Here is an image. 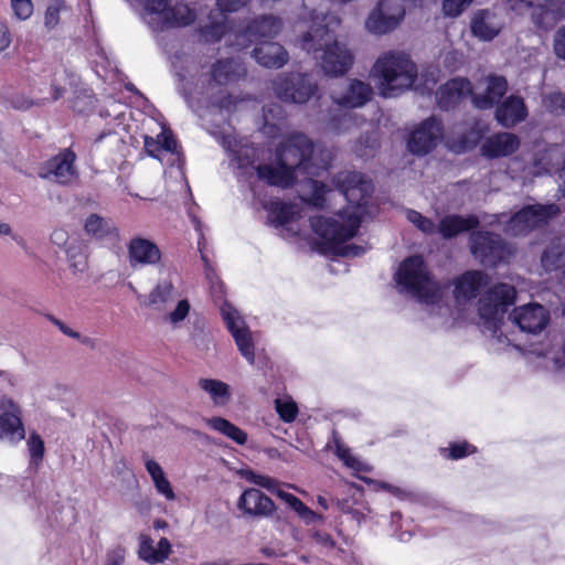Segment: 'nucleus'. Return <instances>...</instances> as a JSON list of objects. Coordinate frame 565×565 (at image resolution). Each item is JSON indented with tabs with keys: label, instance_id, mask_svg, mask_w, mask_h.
Segmentation results:
<instances>
[{
	"label": "nucleus",
	"instance_id": "obj_1",
	"mask_svg": "<svg viewBox=\"0 0 565 565\" xmlns=\"http://www.w3.org/2000/svg\"><path fill=\"white\" fill-rule=\"evenodd\" d=\"M320 162H317V152L312 141L303 134L295 132L280 142L276 149V162L259 164L255 168L257 177L270 185L288 188L306 174V185L310 193H302L301 199L315 206H322L327 186L315 181L312 177L319 175L331 161V153L321 151ZM254 169V167H252Z\"/></svg>",
	"mask_w": 565,
	"mask_h": 565
},
{
	"label": "nucleus",
	"instance_id": "obj_2",
	"mask_svg": "<svg viewBox=\"0 0 565 565\" xmlns=\"http://www.w3.org/2000/svg\"><path fill=\"white\" fill-rule=\"evenodd\" d=\"M310 20L309 30L299 40L300 49L312 55L326 75H344L352 67L354 55L345 43L334 36L332 24H339L338 18L312 13Z\"/></svg>",
	"mask_w": 565,
	"mask_h": 565
},
{
	"label": "nucleus",
	"instance_id": "obj_3",
	"mask_svg": "<svg viewBox=\"0 0 565 565\" xmlns=\"http://www.w3.org/2000/svg\"><path fill=\"white\" fill-rule=\"evenodd\" d=\"M313 232L318 235L323 253L344 257H355L364 249L354 244H347L353 238L361 224V218L355 209L349 207L333 216H317L310 220Z\"/></svg>",
	"mask_w": 565,
	"mask_h": 565
},
{
	"label": "nucleus",
	"instance_id": "obj_4",
	"mask_svg": "<svg viewBox=\"0 0 565 565\" xmlns=\"http://www.w3.org/2000/svg\"><path fill=\"white\" fill-rule=\"evenodd\" d=\"M370 76L379 94L385 98H392L413 87L418 76V68L409 55L391 50L377 56Z\"/></svg>",
	"mask_w": 565,
	"mask_h": 565
},
{
	"label": "nucleus",
	"instance_id": "obj_5",
	"mask_svg": "<svg viewBox=\"0 0 565 565\" xmlns=\"http://www.w3.org/2000/svg\"><path fill=\"white\" fill-rule=\"evenodd\" d=\"M396 287L422 302L435 303L441 298V287L433 279L420 256L406 258L395 276Z\"/></svg>",
	"mask_w": 565,
	"mask_h": 565
},
{
	"label": "nucleus",
	"instance_id": "obj_6",
	"mask_svg": "<svg viewBox=\"0 0 565 565\" xmlns=\"http://www.w3.org/2000/svg\"><path fill=\"white\" fill-rule=\"evenodd\" d=\"M145 9L143 19L154 31L186 26L196 14L186 3L174 0H138Z\"/></svg>",
	"mask_w": 565,
	"mask_h": 565
},
{
	"label": "nucleus",
	"instance_id": "obj_7",
	"mask_svg": "<svg viewBox=\"0 0 565 565\" xmlns=\"http://www.w3.org/2000/svg\"><path fill=\"white\" fill-rule=\"evenodd\" d=\"M515 288L509 284H498L479 300V316L487 329L497 332L507 309L514 302Z\"/></svg>",
	"mask_w": 565,
	"mask_h": 565
},
{
	"label": "nucleus",
	"instance_id": "obj_8",
	"mask_svg": "<svg viewBox=\"0 0 565 565\" xmlns=\"http://www.w3.org/2000/svg\"><path fill=\"white\" fill-rule=\"evenodd\" d=\"M559 211L554 203L524 206L505 222L504 232L510 236L526 234L557 216Z\"/></svg>",
	"mask_w": 565,
	"mask_h": 565
},
{
	"label": "nucleus",
	"instance_id": "obj_9",
	"mask_svg": "<svg viewBox=\"0 0 565 565\" xmlns=\"http://www.w3.org/2000/svg\"><path fill=\"white\" fill-rule=\"evenodd\" d=\"M276 96L285 103L306 104L318 92V84L308 74L279 75L273 82Z\"/></svg>",
	"mask_w": 565,
	"mask_h": 565
},
{
	"label": "nucleus",
	"instance_id": "obj_10",
	"mask_svg": "<svg viewBox=\"0 0 565 565\" xmlns=\"http://www.w3.org/2000/svg\"><path fill=\"white\" fill-rule=\"evenodd\" d=\"M404 15L402 0H381L369 14L365 28L370 33L383 35L396 29Z\"/></svg>",
	"mask_w": 565,
	"mask_h": 565
},
{
	"label": "nucleus",
	"instance_id": "obj_11",
	"mask_svg": "<svg viewBox=\"0 0 565 565\" xmlns=\"http://www.w3.org/2000/svg\"><path fill=\"white\" fill-rule=\"evenodd\" d=\"M75 153L65 149L57 156L47 160L40 169L39 175L42 179L68 185L77 181L78 172L74 166Z\"/></svg>",
	"mask_w": 565,
	"mask_h": 565
},
{
	"label": "nucleus",
	"instance_id": "obj_12",
	"mask_svg": "<svg viewBox=\"0 0 565 565\" xmlns=\"http://www.w3.org/2000/svg\"><path fill=\"white\" fill-rule=\"evenodd\" d=\"M23 438L20 406L12 398L0 395V443L17 444Z\"/></svg>",
	"mask_w": 565,
	"mask_h": 565
},
{
	"label": "nucleus",
	"instance_id": "obj_13",
	"mask_svg": "<svg viewBox=\"0 0 565 565\" xmlns=\"http://www.w3.org/2000/svg\"><path fill=\"white\" fill-rule=\"evenodd\" d=\"M508 92L505 77L498 74H488L481 77L472 90V104L479 109H491Z\"/></svg>",
	"mask_w": 565,
	"mask_h": 565
},
{
	"label": "nucleus",
	"instance_id": "obj_14",
	"mask_svg": "<svg viewBox=\"0 0 565 565\" xmlns=\"http://www.w3.org/2000/svg\"><path fill=\"white\" fill-rule=\"evenodd\" d=\"M471 253L483 265H495L504 259L505 246L499 235L489 232H476L470 236Z\"/></svg>",
	"mask_w": 565,
	"mask_h": 565
},
{
	"label": "nucleus",
	"instance_id": "obj_15",
	"mask_svg": "<svg viewBox=\"0 0 565 565\" xmlns=\"http://www.w3.org/2000/svg\"><path fill=\"white\" fill-rule=\"evenodd\" d=\"M222 316L235 340L239 352L250 364H254V343L252 333L247 328L244 319L235 308L227 303L222 307Z\"/></svg>",
	"mask_w": 565,
	"mask_h": 565
},
{
	"label": "nucleus",
	"instance_id": "obj_16",
	"mask_svg": "<svg viewBox=\"0 0 565 565\" xmlns=\"http://www.w3.org/2000/svg\"><path fill=\"white\" fill-rule=\"evenodd\" d=\"M333 183L348 202L356 206H360L373 190L371 181L355 171L338 173L333 179Z\"/></svg>",
	"mask_w": 565,
	"mask_h": 565
},
{
	"label": "nucleus",
	"instance_id": "obj_17",
	"mask_svg": "<svg viewBox=\"0 0 565 565\" xmlns=\"http://www.w3.org/2000/svg\"><path fill=\"white\" fill-rule=\"evenodd\" d=\"M282 22L274 15H263L255 19L242 33L236 35V45L241 49L247 47L250 43L269 41L279 34Z\"/></svg>",
	"mask_w": 565,
	"mask_h": 565
},
{
	"label": "nucleus",
	"instance_id": "obj_18",
	"mask_svg": "<svg viewBox=\"0 0 565 565\" xmlns=\"http://www.w3.org/2000/svg\"><path fill=\"white\" fill-rule=\"evenodd\" d=\"M159 246L142 236H134L127 244V259L132 269L157 266L161 262Z\"/></svg>",
	"mask_w": 565,
	"mask_h": 565
},
{
	"label": "nucleus",
	"instance_id": "obj_19",
	"mask_svg": "<svg viewBox=\"0 0 565 565\" xmlns=\"http://www.w3.org/2000/svg\"><path fill=\"white\" fill-rule=\"evenodd\" d=\"M443 137V127L436 118H428L417 127L408 139V149L415 154L431 151Z\"/></svg>",
	"mask_w": 565,
	"mask_h": 565
},
{
	"label": "nucleus",
	"instance_id": "obj_20",
	"mask_svg": "<svg viewBox=\"0 0 565 565\" xmlns=\"http://www.w3.org/2000/svg\"><path fill=\"white\" fill-rule=\"evenodd\" d=\"M252 0H217L218 10L210 15V23L200 29L201 39L204 42L218 41L226 31V17L224 11L235 12L245 7Z\"/></svg>",
	"mask_w": 565,
	"mask_h": 565
},
{
	"label": "nucleus",
	"instance_id": "obj_21",
	"mask_svg": "<svg viewBox=\"0 0 565 565\" xmlns=\"http://www.w3.org/2000/svg\"><path fill=\"white\" fill-rule=\"evenodd\" d=\"M510 318L521 331L527 333H540L548 323V311L539 303H527L515 308Z\"/></svg>",
	"mask_w": 565,
	"mask_h": 565
},
{
	"label": "nucleus",
	"instance_id": "obj_22",
	"mask_svg": "<svg viewBox=\"0 0 565 565\" xmlns=\"http://www.w3.org/2000/svg\"><path fill=\"white\" fill-rule=\"evenodd\" d=\"M504 26L503 19L492 9L476 10L470 19V30L480 41H492Z\"/></svg>",
	"mask_w": 565,
	"mask_h": 565
},
{
	"label": "nucleus",
	"instance_id": "obj_23",
	"mask_svg": "<svg viewBox=\"0 0 565 565\" xmlns=\"http://www.w3.org/2000/svg\"><path fill=\"white\" fill-rule=\"evenodd\" d=\"M373 89L370 84L360 79H350L342 90L333 92V103L343 108H359L364 106L372 97Z\"/></svg>",
	"mask_w": 565,
	"mask_h": 565
},
{
	"label": "nucleus",
	"instance_id": "obj_24",
	"mask_svg": "<svg viewBox=\"0 0 565 565\" xmlns=\"http://www.w3.org/2000/svg\"><path fill=\"white\" fill-rule=\"evenodd\" d=\"M237 508L244 514L253 518H268L275 511L273 500L254 488L247 489L242 493Z\"/></svg>",
	"mask_w": 565,
	"mask_h": 565
},
{
	"label": "nucleus",
	"instance_id": "obj_25",
	"mask_svg": "<svg viewBox=\"0 0 565 565\" xmlns=\"http://www.w3.org/2000/svg\"><path fill=\"white\" fill-rule=\"evenodd\" d=\"M252 56L259 65L268 68H280L289 61V54L285 47L271 41L256 43Z\"/></svg>",
	"mask_w": 565,
	"mask_h": 565
},
{
	"label": "nucleus",
	"instance_id": "obj_26",
	"mask_svg": "<svg viewBox=\"0 0 565 565\" xmlns=\"http://www.w3.org/2000/svg\"><path fill=\"white\" fill-rule=\"evenodd\" d=\"M526 117L527 108L520 96L511 95L507 97L501 104H498L495 109V119L507 128L514 127L525 120Z\"/></svg>",
	"mask_w": 565,
	"mask_h": 565
},
{
	"label": "nucleus",
	"instance_id": "obj_27",
	"mask_svg": "<svg viewBox=\"0 0 565 565\" xmlns=\"http://www.w3.org/2000/svg\"><path fill=\"white\" fill-rule=\"evenodd\" d=\"M468 95L472 96L471 83L467 78L456 77L439 87L437 102L441 108L448 109Z\"/></svg>",
	"mask_w": 565,
	"mask_h": 565
},
{
	"label": "nucleus",
	"instance_id": "obj_28",
	"mask_svg": "<svg viewBox=\"0 0 565 565\" xmlns=\"http://www.w3.org/2000/svg\"><path fill=\"white\" fill-rule=\"evenodd\" d=\"M520 139L511 132H499L484 140L481 146L482 154L488 158H500L512 154L518 150Z\"/></svg>",
	"mask_w": 565,
	"mask_h": 565
},
{
	"label": "nucleus",
	"instance_id": "obj_29",
	"mask_svg": "<svg viewBox=\"0 0 565 565\" xmlns=\"http://www.w3.org/2000/svg\"><path fill=\"white\" fill-rule=\"evenodd\" d=\"M563 17H565L564 0H546L536 6L532 12L533 22L542 29L554 26Z\"/></svg>",
	"mask_w": 565,
	"mask_h": 565
},
{
	"label": "nucleus",
	"instance_id": "obj_30",
	"mask_svg": "<svg viewBox=\"0 0 565 565\" xmlns=\"http://www.w3.org/2000/svg\"><path fill=\"white\" fill-rule=\"evenodd\" d=\"M171 544L168 539L162 537L154 544L153 540L147 535H141L139 540V557L149 563H163L171 554Z\"/></svg>",
	"mask_w": 565,
	"mask_h": 565
},
{
	"label": "nucleus",
	"instance_id": "obj_31",
	"mask_svg": "<svg viewBox=\"0 0 565 565\" xmlns=\"http://www.w3.org/2000/svg\"><path fill=\"white\" fill-rule=\"evenodd\" d=\"M487 284L488 277L482 271H467L457 280L455 296L459 301L472 299L477 296L480 287Z\"/></svg>",
	"mask_w": 565,
	"mask_h": 565
},
{
	"label": "nucleus",
	"instance_id": "obj_32",
	"mask_svg": "<svg viewBox=\"0 0 565 565\" xmlns=\"http://www.w3.org/2000/svg\"><path fill=\"white\" fill-rule=\"evenodd\" d=\"M479 221L473 215H448L439 222L437 232H439L444 238H451L462 232L477 227Z\"/></svg>",
	"mask_w": 565,
	"mask_h": 565
},
{
	"label": "nucleus",
	"instance_id": "obj_33",
	"mask_svg": "<svg viewBox=\"0 0 565 565\" xmlns=\"http://www.w3.org/2000/svg\"><path fill=\"white\" fill-rule=\"evenodd\" d=\"M245 74V68L233 60L220 61L212 67V78L217 84L235 81Z\"/></svg>",
	"mask_w": 565,
	"mask_h": 565
},
{
	"label": "nucleus",
	"instance_id": "obj_34",
	"mask_svg": "<svg viewBox=\"0 0 565 565\" xmlns=\"http://www.w3.org/2000/svg\"><path fill=\"white\" fill-rule=\"evenodd\" d=\"M175 287L173 274L168 273L167 277L160 278L152 290L149 292L148 301L150 306L166 305L173 299Z\"/></svg>",
	"mask_w": 565,
	"mask_h": 565
},
{
	"label": "nucleus",
	"instance_id": "obj_35",
	"mask_svg": "<svg viewBox=\"0 0 565 565\" xmlns=\"http://www.w3.org/2000/svg\"><path fill=\"white\" fill-rule=\"evenodd\" d=\"M265 207L269 212L270 221L276 225H285L299 214V209L296 204L281 201H271L269 204H266Z\"/></svg>",
	"mask_w": 565,
	"mask_h": 565
},
{
	"label": "nucleus",
	"instance_id": "obj_36",
	"mask_svg": "<svg viewBox=\"0 0 565 565\" xmlns=\"http://www.w3.org/2000/svg\"><path fill=\"white\" fill-rule=\"evenodd\" d=\"M205 423L212 429L226 436L238 445H244L247 441L246 433L223 417H211L205 419Z\"/></svg>",
	"mask_w": 565,
	"mask_h": 565
},
{
	"label": "nucleus",
	"instance_id": "obj_37",
	"mask_svg": "<svg viewBox=\"0 0 565 565\" xmlns=\"http://www.w3.org/2000/svg\"><path fill=\"white\" fill-rule=\"evenodd\" d=\"M199 386L211 396L215 405H225L230 401V387L222 381L201 379Z\"/></svg>",
	"mask_w": 565,
	"mask_h": 565
},
{
	"label": "nucleus",
	"instance_id": "obj_38",
	"mask_svg": "<svg viewBox=\"0 0 565 565\" xmlns=\"http://www.w3.org/2000/svg\"><path fill=\"white\" fill-rule=\"evenodd\" d=\"M26 447L30 456V466L38 468L45 454V446L42 437L33 431L26 439Z\"/></svg>",
	"mask_w": 565,
	"mask_h": 565
},
{
	"label": "nucleus",
	"instance_id": "obj_39",
	"mask_svg": "<svg viewBox=\"0 0 565 565\" xmlns=\"http://www.w3.org/2000/svg\"><path fill=\"white\" fill-rule=\"evenodd\" d=\"M109 230V222L97 214L89 215L85 221L86 233L96 238L105 237Z\"/></svg>",
	"mask_w": 565,
	"mask_h": 565
},
{
	"label": "nucleus",
	"instance_id": "obj_40",
	"mask_svg": "<svg viewBox=\"0 0 565 565\" xmlns=\"http://www.w3.org/2000/svg\"><path fill=\"white\" fill-rule=\"evenodd\" d=\"M565 263V254L562 250L561 244L556 243L546 249L542 256V264L547 270L561 267Z\"/></svg>",
	"mask_w": 565,
	"mask_h": 565
},
{
	"label": "nucleus",
	"instance_id": "obj_41",
	"mask_svg": "<svg viewBox=\"0 0 565 565\" xmlns=\"http://www.w3.org/2000/svg\"><path fill=\"white\" fill-rule=\"evenodd\" d=\"M157 143L170 152H177L178 150V142L170 131L163 130L160 135H158L157 140L149 137L145 138V147L150 153H152L153 147Z\"/></svg>",
	"mask_w": 565,
	"mask_h": 565
},
{
	"label": "nucleus",
	"instance_id": "obj_42",
	"mask_svg": "<svg viewBox=\"0 0 565 565\" xmlns=\"http://www.w3.org/2000/svg\"><path fill=\"white\" fill-rule=\"evenodd\" d=\"M241 475L249 482L265 488L273 493L276 492V488L279 486L278 481L274 478L256 473L253 470H242Z\"/></svg>",
	"mask_w": 565,
	"mask_h": 565
},
{
	"label": "nucleus",
	"instance_id": "obj_43",
	"mask_svg": "<svg viewBox=\"0 0 565 565\" xmlns=\"http://www.w3.org/2000/svg\"><path fill=\"white\" fill-rule=\"evenodd\" d=\"M275 407L279 417L286 423L292 422L298 414L296 403L288 397L277 398L275 401Z\"/></svg>",
	"mask_w": 565,
	"mask_h": 565
},
{
	"label": "nucleus",
	"instance_id": "obj_44",
	"mask_svg": "<svg viewBox=\"0 0 565 565\" xmlns=\"http://www.w3.org/2000/svg\"><path fill=\"white\" fill-rule=\"evenodd\" d=\"M543 107L551 114L561 115L565 113V94L554 92L543 97Z\"/></svg>",
	"mask_w": 565,
	"mask_h": 565
},
{
	"label": "nucleus",
	"instance_id": "obj_45",
	"mask_svg": "<svg viewBox=\"0 0 565 565\" xmlns=\"http://www.w3.org/2000/svg\"><path fill=\"white\" fill-rule=\"evenodd\" d=\"M407 220L414 224L418 230H420L425 234H434L437 232V226L435 223L423 216L419 212L414 210H408L406 212Z\"/></svg>",
	"mask_w": 565,
	"mask_h": 565
},
{
	"label": "nucleus",
	"instance_id": "obj_46",
	"mask_svg": "<svg viewBox=\"0 0 565 565\" xmlns=\"http://www.w3.org/2000/svg\"><path fill=\"white\" fill-rule=\"evenodd\" d=\"M233 152L232 163L235 167L243 171V173H248V168L253 163L254 157V148L250 147H242L237 152Z\"/></svg>",
	"mask_w": 565,
	"mask_h": 565
},
{
	"label": "nucleus",
	"instance_id": "obj_47",
	"mask_svg": "<svg viewBox=\"0 0 565 565\" xmlns=\"http://www.w3.org/2000/svg\"><path fill=\"white\" fill-rule=\"evenodd\" d=\"M65 8L63 0H52L44 13V25L52 30L60 22V13Z\"/></svg>",
	"mask_w": 565,
	"mask_h": 565
},
{
	"label": "nucleus",
	"instance_id": "obj_48",
	"mask_svg": "<svg viewBox=\"0 0 565 565\" xmlns=\"http://www.w3.org/2000/svg\"><path fill=\"white\" fill-rule=\"evenodd\" d=\"M473 0H444L441 11L445 17L457 18L459 17Z\"/></svg>",
	"mask_w": 565,
	"mask_h": 565
},
{
	"label": "nucleus",
	"instance_id": "obj_49",
	"mask_svg": "<svg viewBox=\"0 0 565 565\" xmlns=\"http://www.w3.org/2000/svg\"><path fill=\"white\" fill-rule=\"evenodd\" d=\"M190 309V302L186 299H182L178 301L175 308L166 316V320L177 327L188 317Z\"/></svg>",
	"mask_w": 565,
	"mask_h": 565
},
{
	"label": "nucleus",
	"instance_id": "obj_50",
	"mask_svg": "<svg viewBox=\"0 0 565 565\" xmlns=\"http://www.w3.org/2000/svg\"><path fill=\"white\" fill-rule=\"evenodd\" d=\"M13 15L21 21L28 20L33 14L31 0H10Z\"/></svg>",
	"mask_w": 565,
	"mask_h": 565
},
{
	"label": "nucleus",
	"instance_id": "obj_51",
	"mask_svg": "<svg viewBox=\"0 0 565 565\" xmlns=\"http://www.w3.org/2000/svg\"><path fill=\"white\" fill-rule=\"evenodd\" d=\"M337 456L344 462V465L353 470L361 471L364 470V465L359 461L352 454L349 448H347L342 444H337L335 447Z\"/></svg>",
	"mask_w": 565,
	"mask_h": 565
},
{
	"label": "nucleus",
	"instance_id": "obj_52",
	"mask_svg": "<svg viewBox=\"0 0 565 565\" xmlns=\"http://www.w3.org/2000/svg\"><path fill=\"white\" fill-rule=\"evenodd\" d=\"M551 160L547 158L546 151H544L540 158H535L532 166L529 167V174L533 175H542L544 173L550 172L551 170Z\"/></svg>",
	"mask_w": 565,
	"mask_h": 565
},
{
	"label": "nucleus",
	"instance_id": "obj_53",
	"mask_svg": "<svg viewBox=\"0 0 565 565\" xmlns=\"http://www.w3.org/2000/svg\"><path fill=\"white\" fill-rule=\"evenodd\" d=\"M352 124V116L349 113H343L340 118L332 117L328 122V128L332 132L340 134L343 130L348 129Z\"/></svg>",
	"mask_w": 565,
	"mask_h": 565
},
{
	"label": "nucleus",
	"instance_id": "obj_54",
	"mask_svg": "<svg viewBox=\"0 0 565 565\" xmlns=\"http://www.w3.org/2000/svg\"><path fill=\"white\" fill-rule=\"evenodd\" d=\"M553 47L555 55L565 61V25L561 26L554 34Z\"/></svg>",
	"mask_w": 565,
	"mask_h": 565
},
{
	"label": "nucleus",
	"instance_id": "obj_55",
	"mask_svg": "<svg viewBox=\"0 0 565 565\" xmlns=\"http://www.w3.org/2000/svg\"><path fill=\"white\" fill-rule=\"evenodd\" d=\"M145 467H146L147 472L150 475L153 483L166 478V473H164L162 467L156 460H153L151 458H147L145 460Z\"/></svg>",
	"mask_w": 565,
	"mask_h": 565
},
{
	"label": "nucleus",
	"instance_id": "obj_56",
	"mask_svg": "<svg viewBox=\"0 0 565 565\" xmlns=\"http://www.w3.org/2000/svg\"><path fill=\"white\" fill-rule=\"evenodd\" d=\"M70 268L75 275L82 274L87 268V260L83 254H68Z\"/></svg>",
	"mask_w": 565,
	"mask_h": 565
},
{
	"label": "nucleus",
	"instance_id": "obj_57",
	"mask_svg": "<svg viewBox=\"0 0 565 565\" xmlns=\"http://www.w3.org/2000/svg\"><path fill=\"white\" fill-rule=\"evenodd\" d=\"M153 486H154L157 492L159 494L163 495L168 501H173L175 499V493H174L172 486L167 477L164 479L153 483Z\"/></svg>",
	"mask_w": 565,
	"mask_h": 565
},
{
	"label": "nucleus",
	"instance_id": "obj_58",
	"mask_svg": "<svg viewBox=\"0 0 565 565\" xmlns=\"http://www.w3.org/2000/svg\"><path fill=\"white\" fill-rule=\"evenodd\" d=\"M472 452H475V447L468 443L456 444L450 448V457L452 459H460Z\"/></svg>",
	"mask_w": 565,
	"mask_h": 565
},
{
	"label": "nucleus",
	"instance_id": "obj_59",
	"mask_svg": "<svg viewBox=\"0 0 565 565\" xmlns=\"http://www.w3.org/2000/svg\"><path fill=\"white\" fill-rule=\"evenodd\" d=\"M10 105L18 110H28L34 105V102L24 95H14L10 98Z\"/></svg>",
	"mask_w": 565,
	"mask_h": 565
},
{
	"label": "nucleus",
	"instance_id": "obj_60",
	"mask_svg": "<svg viewBox=\"0 0 565 565\" xmlns=\"http://www.w3.org/2000/svg\"><path fill=\"white\" fill-rule=\"evenodd\" d=\"M0 235H10L12 239L24 250H28L26 242L25 239L18 235L12 233L11 226L8 223L0 222Z\"/></svg>",
	"mask_w": 565,
	"mask_h": 565
},
{
	"label": "nucleus",
	"instance_id": "obj_61",
	"mask_svg": "<svg viewBox=\"0 0 565 565\" xmlns=\"http://www.w3.org/2000/svg\"><path fill=\"white\" fill-rule=\"evenodd\" d=\"M509 8L516 12H523L524 10L531 8L534 3V0H504Z\"/></svg>",
	"mask_w": 565,
	"mask_h": 565
},
{
	"label": "nucleus",
	"instance_id": "obj_62",
	"mask_svg": "<svg viewBox=\"0 0 565 565\" xmlns=\"http://www.w3.org/2000/svg\"><path fill=\"white\" fill-rule=\"evenodd\" d=\"M11 44V34L4 23H0V52L7 50Z\"/></svg>",
	"mask_w": 565,
	"mask_h": 565
},
{
	"label": "nucleus",
	"instance_id": "obj_63",
	"mask_svg": "<svg viewBox=\"0 0 565 565\" xmlns=\"http://www.w3.org/2000/svg\"><path fill=\"white\" fill-rule=\"evenodd\" d=\"M68 239V234L64 230H55L51 234V241L57 246H64Z\"/></svg>",
	"mask_w": 565,
	"mask_h": 565
},
{
	"label": "nucleus",
	"instance_id": "obj_64",
	"mask_svg": "<svg viewBox=\"0 0 565 565\" xmlns=\"http://www.w3.org/2000/svg\"><path fill=\"white\" fill-rule=\"evenodd\" d=\"M51 321L67 337L73 339H79L81 334L71 328H68L65 323L56 318H51Z\"/></svg>",
	"mask_w": 565,
	"mask_h": 565
}]
</instances>
